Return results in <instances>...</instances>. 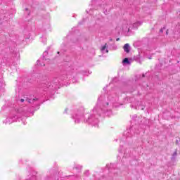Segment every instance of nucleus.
<instances>
[{"mask_svg": "<svg viewBox=\"0 0 180 180\" xmlns=\"http://www.w3.org/2000/svg\"><path fill=\"white\" fill-rule=\"evenodd\" d=\"M102 105V101H101V97L98 98V102L96 107L93 109V112L94 114L91 115L90 117L86 120L87 123H98V119L95 118L96 115H101V113H103V108L101 105Z\"/></svg>", "mask_w": 180, "mask_h": 180, "instance_id": "f257e3e1", "label": "nucleus"}, {"mask_svg": "<svg viewBox=\"0 0 180 180\" xmlns=\"http://www.w3.org/2000/svg\"><path fill=\"white\" fill-rule=\"evenodd\" d=\"M58 85H60V82L58 79L54 78L51 83H49L46 85V88L48 89H52L53 91H56V89H58Z\"/></svg>", "mask_w": 180, "mask_h": 180, "instance_id": "f03ea898", "label": "nucleus"}, {"mask_svg": "<svg viewBox=\"0 0 180 180\" xmlns=\"http://www.w3.org/2000/svg\"><path fill=\"white\" fill-rule=\"evenodd\" d=\"M123 49H124V51H125V53H130V45H129V44H125L124 45Z\"/></svg>", "mask_w": 180, "mask_h": 180, "instance_id": "7ed1b4c3", "label": "nucleus"}, {"mask_svg": "<svg viewBox=\"0 0 180 180\" xmlns=\"http://www.w3.org/2000/svg\"><path fill=\"white\" fill-rule=\"evenodd\" d=\"M74 168L77 170V172H81V171L82 170V166L79 165H75Z\"/></svg>", "mask_w": 180, "mask_h": 180, "instance_id": "20e7f679", "label": "nucleus"}, {"mask_svg": "<svg viewBox=\"0 0 180 180\" xmlns=\"http://www.w3.org/2000/svg\"><path fill=\"white\" fill-rule=\"evenodd\" d=\"M176 155H178V153L176 150H175L172 155V158H171L172 161H175V158H176Z\"/></svg>", "mask_w": 180, "mask_h": 180, "instance_id": "39448f33", "label": "nucleus"}, {"mask_svg": "<svg viewBox=\"0 0 180 180\" xmlns=\"http://www.w3.org/2000/svg\"><path fill=\"white\" fill-rule=\"evenodd\" d=\"M123 64H130V60H129L128 58H125L123 60H122Z\"/></svg>", "mask_w": 180, "mask_h": 180, "instance_id": "423d86ee", "label": "nucleus"}, {"mask_svg": "<svg viewBox=\"0 0 180 180\" xmlns=\"http://www.w3.org/2000/svg\"><path fill=\"white\" fill-rule=\"evenodd\" d=\"M107 47H108V44H105V45L103 46L101 48V51H105V50H106Z\"/></svg>", "mask_w": 180, "mask_h": 180, "instance_id": "0eeeda50", "label": "nucleus"}, {"mask_svg": "<svg viewBox=\"0 0 180 180\" xmlns=\"http://www.w3.org/2000/svg\"><path fill=\"white\" fill-rule=\"evenodd\" d=\"M84 176H89V170H86L84 172Z\"/></svg>", "mask_w": 180, "mask_h": 180, "instance_id": "6e6552de", "label": "nucleus"}, {"mask_svg": "<svg viewBox=\"0 0 180 180\" xmlns=\"http://www.w3.org/2000/svg\"><path fill=\"white\" fill-rule=\"evenodd\" d=\"M117 170H116V169H113V171L112 172V173L111 174H114V176H117Z\"/></svg>", "mask_w": 180, "mask_h": 180, "instance_id": "1a4fd4ad", "label": "nucleus"}, {"mask_svg": "<svg viewBox=\"0 0 180 180\" xmlns=\"http://www.w3.org/2000/svg\"><path fill=\"white\" fill-rule=\"evenodd\" d=\"M164 30H165V27H163V28H161V29L160 30V33H163V32H164Z\"/></svg>", "mask_w": 180, "mask_h": 180, "instance_id": "9d476101", "label": "nucleus"}, {"mask_svg": "<svg viewBox=\"0 0 180 180\" xmlns=\"http://www.w3.org/2000/svg\"><path fill=\"white\" fill-rule=\"evenodd\" d=\"M46 54H48V53H47V51H45L44 52V53H43L44 60V56H45Z\"/></svg>", "mask_w": 180, "mask_h": 180, "instance_id": "9b49d317", "label": "nucleus"}, {"mask_svg": "<svg viewBox=\"0 0 180 180\" xmlns=\"http://www.w3.org/2000/svg\"><path fill=\"white\" fill-rule=\"evenodd\" d=\"M16 119H18V117H16V116L12 117L13 122H15V120H16Z\"/></svg>", "mask_w": 180, "mask_h": 180, "instance_id": "f8f14e48", "label": "nucleus"}, {"mask_svg": "<svg viewBox=\"0 0 180 180\" xmlns=\"http://www.w3.org/2000/svg\"><path fill=\"white\" fill-rule=\"evenodd\" d=\"M39 63H40V60H37V65H41H41H44H44H41V64H40Z\"/></svg>", "mask_w": 180, "mask_h": 180, "instance_id": "ddd939ff", "label": "nucleus"}, {"mask_svg": "<svg viewBox=\"0 0 180 180\" xmlns=\"http://www.w3.org/2000/svg\"><path fill=\"white\" fill-rule=\"evenodd\" d=\"M27 102H28L29 103H32V100L29 99V98H27L26 99Z\"/></svg>", "mask_w": 180, "mask_h": 180, "instance_id": "4468645a", "label": "nucleus"}, {"mask_svg": "<svg viewBox=\"0 0 180 180\" xmlns=\"http://www.w3.org/2000/svg\"><path fill=\"white\" fill-rule=\"evenodd\" d=\"M75 122L76 123H79V120H78V118H75Z\"/></svg>", "mask_w": 180, "mask_h": 180, "instance_id": "2eb2a0df", "label": "nucleus"}, {"mask_svg": "<svg viewBox=\"0 0 180 180\" xmlns=\"http://www.w3.org/2000/svg\"><path fill=\"white\" fill-rule=\"evenodd\" d=\"M69 178H71V179H74L75 178V176H68Z\"/></svg>", "mask_w": 180, "mask_h": 180, "instance_id": "dca6fc26", "label": "nucleus"}, {"mask_svg": "<svg viewBox=\"0 0 180 180\" xmlns=\"http://www.w3.org/2000/svg\"><path fill=\"white\" fill-rule=\"evenodd\" d=\"M20 101L22 103H23V102H25V99L22 98V99L20 100Z\"/></svg>", "mask_w": 180, "mask_h": 180, "instance_id": "f3484780", "label": "nucleus"}, {"mask_svg": "<svg viewBox=\"0 0 180 180\" xmlns=\"http://www.w3.org/2000/svg\"><path fill=\"white\" fill-rule=\"evenodd\" d=\"M138 25H139V22H136V23H135V24L134 25V26H135V27H136Z\"/></svg>", "mask_w": 180, "mask_h": 180, "instance_id": "a211bd4d", "label": "nucleus"}, {"mask_svg": "<svg viewBox=\"0 0 180 180\" xmlns=\"http://www.w3.org/2000/svg\"><path fill=\"white\" fill-rule=\"evenodd\" d=\"M109 105V103H105V105H103V106H108Z\"/></svg>", "mask_w": 180, "mask_h": 180, "instance_id": "6ab92c4d", "label": "nucleus"}, {"mask_svg": "<svg viewBox=\"0 0 180 180\" xmlns=\"http://www.w3.org/2000/svg\"><path fill=\"white\" fill-rule=\"evenodd\" d=\"M176 144H179V141L178 140L176 141Z\"/></svg>", "mask_w": 180, "mask_h": 180, "instance_id": "aec40b11", "label": "nucleus"}, {"mask_svg": "<svg viewBox=\"0 0 180 180\" xmlns=\"http://www.w3.org/2000/svg\"><path fill=\"white\" fill-rule=\"evenodd\" d=\"M119 40H120V38H117V39H116V41H119Z\"/></svg>", "mask_w": 180, "mask_h": 180, "instance_id": "412c9836", "label": "nucleus"}, {"mask_svg": "<svg viewBox=\"0 0 180 180\" xmlns=\"http://www.w3.org/2000/svg\"><path fill=\"white\" fill-rule=\"evenodd\" d=\"M105 53H109V50L106 49Z\"/></svg>", "mask_w": 180, "mask_h": 180, "instance_id": "4be33fe9", "label": "nucleus"}, {"mask_svg": "<svg viewBox=\"0 0 180 180\" xmlns=\"http://www.w3.org/2000/svg\"><path fill=\"white\" fill-rule=\"evenodd\" d=\"M142 77L144 78L146 77V75L145 74H143L142 75Z\"/></svg>", "mask_w": 180, "mask_h": 180, "instance_id": "5701e85b", "label": "nucleus"}, {"mask_svg": "<svg viewBox=\"0 0 180 180\" xmlns=\"http://www.w3.org/2000/svg\"><path fill=\"white\" fill-rule=\"evenodd\" d=\"M32 101H37V98H33Z\"/></svg>", "mask_w": 180, "mask_h": 180, "instance_id": "b1692460", "label": "nucleus"}, {"mask_svg": "<svg viewBox=\"0 0 180 180\" xmlns=\"http://www.w3.org/2000/svg\"><path fill=\"white\" fill-rule=\"evenodd\" d=\"M166 34H168V30L166 31Z\"/></svg>", "mask_w": 180, "mask_h": 180, "instance_id": "393cba45", "label": "nucleus"}, {"mask_svg": "<svg viewBox=\"0 0 180 180\" xmlns=\"http://www.w3.org/2000/svg\"><path fill=\"white\" fill-rule=\"evenodd\" d=\"M112 38H110V41H112Z\"/></svg>", "mask_w": 180, "mask_h": 180, "instance_id": "a878e982", "label": "nucleus"}, {"mask_svg": "<svg viewBox=\"0 0 180 180\" xmlns=\"http://www.w3.org/2000/svg\"><path fill=\"white\" fill-rule=\"evenodd\" d=\"M25 11H29V9L28 8H25Z\"/></svg>", "mask_w": 180, "mask_h": 180, "instance_id": "bb28decb", "label": "nucleus"}, {"mask_svg": "<svg viewBox=\"0 0 180 180\" xmlns=\"http://www.w3.org/2000/svg\"><path fill=\"white\" fill-rule=\"evenodd\" d=\"M148 58H149V60H151V57H149Z\"/></svg>", "mask_w": 180, "mask_h": 180, "instance_id": "cd10ccee", "label": "nucleus"}, {"mask_svg": "<svg viewBox=\"0 0 180 180\" xmlns=\"http://www.w3.org/2000/svg\"><path fill=\"white\" fill-rule=\"evenodd\" d=\"M58 54H60V52H58Z\"/></svg>", "mask_w": 180, "mask_h": 180, "instance_id": "c85d7f7f", "label": "nucleus"}]
</instances>
